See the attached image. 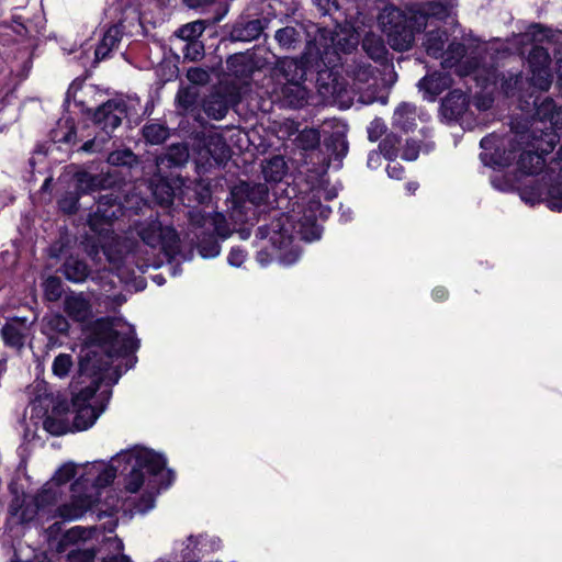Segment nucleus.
<instances>
[{
	"mask_svg": "<svg viewBox=\"0 0 562 562\" xmlns=\"http://www.w3.org/2000/svg\"><path fill=\"white\" fill-rule=\"evenodd\" d=\"M553 173L551 168L542 175L543 186L524 187L520 190L521 200L531 205L542 201L551 211H562V177H553Z\"/></svg>",
	"mask_w": 562,
	"mask_h": 562,
	"instance_id": "9d476101",
	"label": "nucleus"
},
{
	"mask_svg": "<svg viewBox=\"0 0 562 562\" xmlns=\"http://www.w3.org/2000/svg\"><path fill=\"white\" fill-rule=\"evenodd\" d=\"M27 333L29 325L26 319L23 318H13L9 321L1 330L4 344L15 349H20L24 346Z\"/></svg>",
	"mask_w": 562,
	"mask_h": 562,
	"instance_id": "412c9836",
	"label": "nucleus"
},
{
	"mask_svg": "<svg viewBox=\"0 0 562 562\" xmlns=\"http://www.w3.org/2000/svg\"><path fill=\"white\" fill-rule=\"evenodd\" d=\"M274 38L282 49H295L302 41L301 30L294 26H285L278 30Z\"/></svg>",
	"mask_w": 562,
	"mask_h": 562,
	"instance_id": "c85d7f7f",
	"label": "nucleus"
},
{
	"mask_svg": "<svg viewBox=\"0 0 562 562\" xmlns=\"http://www.w3.org/2000/svg\"><path fill=\"white\" fill-rule=\"evenodd\" d=\"M124 33V25L122 23L110 26L103 34L100 43L94 50V61L99 63L115 49L122 40Z\"/></svg>",
	"mask_w": 562,
	"mask_h": 562,
	"instance_id": "aec40b11",
	"label": "nucleus"
},
{
	"mask_svg": "<svg viewBox=\"0 0 562 562\" xmlns=\"http://www.w3.org/2000/svg\"><path fill=\"white\" fill-rule=\"evenodd\" d=\"M187 78L190 82L194 85H205L209 81L210 76L206 70L199 67H194L188 70Z\"/></svg>",
	"mask_w": 562,
	"mask_h": 562,
	"instance_id": "8fccbe9b",
	"label": "nucleus"
},
{
	"mask_svg": "<svg viewBox=\"0 0 562 562\" xmlns=\"http://www.w3.org/2000/svg\"><path fill=\"white\" fill-rule=\"evenodd\" d=\"M451 16V10L440 2L427 3L417 10H411L407 16L403 11L386 5L378 16L381 31L385 34L389 45L398 52L412 48L415 34L431 25L438 19Z\"/></svg>",
	"mask_w": 562,
	"mask_h": 562,
	"instance_id": "39448f33",
	"label": "nucleus"
},
{
	"mask_svg": "<svg viewBox=\"0 0 562 562\" xmlns=\"http://www.w3.org/2000/svg\"><path fill=\"white\" fill-rule=\"evenodd\" d=\"M134 160L135 156L128 149L112 151L108 157L109 164L114 166H130Z\"/></svg>",
	"mask_w": 562,
	"mask_h": 562,
	"instance_id": "a19ab883",
	"label": "nucleus"
},
{
	"mask_svg": "<svg viewBox=\"0 0 562 562\" xmlns=\"http://www.w3.org/2000/svg\"><path fill=\"white\" fill-rule=\"evenodd\" d=\"M76 189L80 193L94 191L101 183L99 177L86 171H79L75 175Z\"/></svg>",
	"mask_w": 562,
	"mask_h": 562,
	"instance_id": "f704fd0d",
	"label": "nucleus"
},
{
	"mask_svg": "<svg viewBox=\"0 0 562 562\" xmlns=\"http://www.w3.org/2000/svg\"><path fill=\"white\" fill-rule=\"evenodd\" d=\"M419 154V145L416 140H407L402 153V158L408 161L417 159Z\"/></svg>",
	"mask_w": 562,
	"mask_h": 562,
	"instance_id": "603ef678",
	"label": "nucleus"
},
{
	"mask_svg": "<svg viewBox=\"0 0 562 562\" xmlns=\"http://www.w3.org/2000/svg\"><path fill=\"white\" fill-rule=\"evenodd\" d=\"M442 5L451 10V16L438 19L431 25L423 29L426 32L423 46L429 56L441 58V66L445 69H454V72L460 77L474 75L477 80L480 78V68L474 52L469 53L461 43H451L447 50H443L448 37L447 31L442 30V25H454L456 14L452 5Z\"/></svg>",
	"mask_w": 562,
	"mask_h": 562,
	"instance_id": "423d86ee",
	"label": "nucleus"
},
{
	"mask_svg": "<svg viewBox=\"0 0 562 562\" xmlns=\"http://www.w3.org/2000/svg\"><path fill=\"white\" fill-rule=\"evenodd\" d=\"M94 557L92 549L74 550L68 553V562H92Z\"/></svg>",
	"mask_w": 562,
	"mask_h": 562,
	"instance_id": "09e8293b",
	"label": "nucleus"
},
{
	"mask_svg": "<svg viewBox=\"0 0 562 562\" xmlns=\"http://www.w3.org/2000/svg\"><path fill=\"white\" fill-rule=\"evenodd\" d=\"M65 313L75 322L85 324L93 316L92 305L83 293H71L64 301Z\"/></svg>",
	"mask_w": 562,
	"mask_h": 562,
	"instance_id": "a211bd4d",
	"label": "nucleus"
},
{
	"mask_svg": "<svg viewBox=\"0 0 562 562\" xmlns=\"http://www.w3.org/2000/svg\"><path fill=\"white\" fill-rule=\"evenodd\" d=\"M68 330L69 323L61 314L52 313L42 319V333L49 337L54 334H66Z\"/></svg>",
	"mask_w": 562,
	"mask_h": 562,
	"instance_id": "c756f323",
	"label": "nucleus"
},
{
	"mask_svg": "<svg viewBox=\"0 0 562 562\" xmlns=\"http://www.w3.org/2000/svg\"><path fill=\"white\" fill-rule=\"evenodd\" d=\"M64 274L72 282H82L89 274L88 266L77 258L70 257L64 263Z\"/></svg>",
	"mask_w": 562,
	"mask_h": 562,
	"instance_id": "2f4dec72",
	"label": "nucleus"
},
{
	"mask_svg": "<svg viewBox=\"0 0 562 562\" xmlns=\"http://www.w3.org/2000/svg\"><path fill=\"white\" fill-rule=\"evenodd\" d=\"M204 112L214 120H222L228 111V100L225 95L215 92L203 102Z\"/></svg>",
	"mask_w": 562,
	"mask_h": 562,
	"instance_id": "bb28decb",
	"label": "nucleus"
},
{
	"mask_svg": "<svg viewBox=\"0 0 562 562\" xmlns=\"http://www.w3.org/2000/svg\"><path fill=\"white\" fill-rule=\"evenodd\" d=\"M214 0H187V3L192 9H203L213 3Z\"/></svg>",
	"mask_w": 562,
	"mask_h": 562,
	"instance_id": "13d9d810",
	"label": "nucleus"
},
{
	"mask_svg": "<svg viewBox=\"0 0 562 562\" xmlns=\"http://www.w3.org/2000/svg\"><path fill=\"white\" fill-rule=\"evenodd\" d=\"M319 11L333 16L334 30L311 24L306 29L307 42L300 59L283 58L278 61L274 71L285 80L280 89V98L292 108H300L307 99L308 92L303 82L308 70L323 74L335 68L340 60V53H348L359 43L356 25L340 11L336 0H314Z\"/></svg>",
	"mask_w": 562,
	"mask_h": 562,
	"instance_id": "7ed1b4c3",
	"label": "nucleus"
},
{
	"mask_svg": "<svg viewBox=\"0 0 562 562\" xmlns=\"http://www.w3.org/2000/svg\"><path fill=\"white\" fill-rule=\"evenodd\" d=\"M418 188V184L415 182H409L406 184V189L408 192L414 193Z\"/></svg>",
	"mask_w": 562,
	"mask_h": 562,
	"instance_id": "774afa93",
	"label": "nucleus"
},
{
	"mask_svg": "<svg viewBox=\"0 0 562 562\" xmlns=\"http://www.w3.org/2000/svg\"><path fill=\"white\" fill-rule=\"evenodd\" d=\"M528 64L531 70V85L541 91H547L552 83L550 56L547 49L535 46L529 54Z\"/></svg>",
	"mask_w": 562,
	"mask_h": 562,
	"instance_id": "f8f14e48",
	"label": "nucleus"
},
{
	"mask_svg": "<svg viewBox=\"0 0 562 562\" xmlns=\"http://www.w3.org/2000/svg\"><path fill=\"white\" fill-rule=\"evenodd\" d=\"M190 225L194 229H203V234L210 233L222 239L231 236L232 229L226 217L221 213L204 214L201 211H192L189 216Z\"/></svg>",
	"mask_w": 562,
	"mask_h": 562,
	"instance_id": "ddd939ff",
	"label": "nucleus"
},
{
	"mask_svg": "<svg viewBox=\"0 0 562 562\" xmlns=\"http://www.w3.org/2000/svg\"><path fill=\"white\" fill-rule=\"evenodd\" d=\"M526 138L518 146L520 153L517 160L518 170L524 175H539L546 165V155L552 153L557 145L554 133L537 134L535 131H524Z\"/></svg>",
	"mask_w": 562,
	"mask_h": 562,
	"instance_id": "0eeeda50",
	"label": "nucleus"
},
{
	"mask_svg": "<svg viewBox=\"0 0 562 562\" xmlns=\"http://www.w3.org/2000/svg\"><path fill=\"white\" fill-rule=\"evenodd\" d=\"M204 145L206 147V155H202V158H205L207 164L211 165V159L214 160L215 164H221L225 159H227L228 147L223 142V138L221 136H209L204 140Z\"/></svg>",
	"mask_w": 562,
	"mask_h": 562,
	"instance_id": "a878e982",
	"label": "nucleus"
},
{
	"mask_svg": "<svg viewBox=\"0 0 562 562\" xmlns=\"http://www.w3.org/2000/svg\"><path fill=\"white\" fill-rule=\"evenodd\" d=\"M105 139L106 137H100V139L95 137L93 139L87 140L82 145L81 149L87 153L100 151L103 148L102 145H100V143H104Z\"/></svg>",
	"mask_w": 562,
	"mask_h": 562,
	"instance_id": "5fc2aeb1",
	"label": "nucleus"
},
{
	"mask_svg": "<svg viewBox=\"0 0 562 562\" xmlns=\"http://www.w3.org/2000/svg\"><path fill=\"white\" fill-rule=\"evenodd\" d=\"M265 27V22L259 19L238 23L233 29L232 36L236 41L251 42L260 36Z\"/></svg>",
	"mask_w": 562,
	"mask_h": 562,
	"instance_id": "b1692460",
	"label": "nucleus"
},
{
	"mask_svg": "<svg viewBox=\"0 0 562 562\" xmlns=\"http://www.w3.org/2000/svg\"><path fill=\"white\" fill-rule=\"evenodd\" d=\"M60 210L65 213L72 214L77 211L78 193H67L58 201Z\"/></svg>",
	"mask_w": 562,
	"mask_h": 562,
	"instance_id": "49530a36",
	"label": "nucleus"
},
{
	"mask_svg": "<svg viewBox=\"0 0 562 562\" xmlns=\"http://www.w3.org/2000/svg\"><path fill=\"white\" fill-rule=\"evenodd\" d=\"M125 114V105L121 100H109L95 110L93 122L109 138L111 133L121 124Z\"/></svg>",
	"mask_w": 562,
	"mask_h": 562,
	"instance_id": "4468645a",
	"label": "nucleus"
},
{
	"mask_svg": "<svg viewBox=\"0 0 562 562\" xmlns=\"http://www.w3.org/2000/svg\"><path fill=\"white\" fill-rule=\"evenodd\" d=\"M89 341L81 349L78 375L74 387L70 418L75 431L92 427L109 401V387L117 383L121 372L111 368L109 359L138 348L134 327L122 317H101L89 327Z\"/></svg>",
	"mask_w": 562,
	"mask_h": 562,
	"instance_id": "f03ea898",
	"label": "nucleus"
},
{
	"mask_svg": "<svg viewBox=\"0 0 562 562\" xmlns=\"http://www.w3.org/2000/svg\"><path fill=\"white\" fill-rule=\"evenodd\" d=\"M452 85L450 76L442 72H434L425 76L418 82V88L424 93V99L435 101L436 98Z\"/></svg>",
	"mask_w": 562,
	"mask_h": 562,
	"instance_id": "6ab92c4d",
	"label": "nucleus"
},
{
	"mask_svg": "<svg viewBox=\"0 0 562 562\" xmlns=\"http://www.w3.org/2000/svg\"><path fill=\"white\" fill-rule=\"evenodd\" d=\"M380 164V155L375 151H371L368 156V166L373 168Z\"/></svg>",
	"mask_w": 562,
	"mask_h": 562,
	"instance_id": "e2e57ef3",
	"label": "nucleus"
},
{
	"mask_svg": "<svg viewBox=\"0 0 562 562\" xmlns=\"http://www.w3.org/2000/svg\"><path fill=\"white\" fill-rule=\"evenodd\" d=\"M362 47L370 58L381 61L386 57L387 49L383 40L373 33H369L362 41Z\"/></svg>",
	"mask_w": 562,
	"mask_h": 562,
	"instance_id": "7c9ffc66",
	"label": "nucleus"
},
{
	"mask_svg": "<svg viewBox=\"0 0 562 562\" xmlns=\"http://www.w3.org/2000/svg\"><path fill=\"white\" fill-rule=\"evenodd\" d=\"M44 295L50 301L55 302L60 299L64 290L61 280L57 277H49L43 283Z\"/></svg>",
	"mask_w": 562,
	"mask_h": 562,
	"instance_id": "4c0bfd02",
	"label": "nucleus"
},
{
	"mask_svg": "<svg viewBox=\"0 0 562 562\" xmlns=\"http://www.w3.org/2000/svg\"><path fill=\"white\" fill-rule=\"evenodd\" d=\"M468 97L461 90L451 91L441 103L442 114L450 119H459L467 110Z\"/></svg>",
	"mask_w": 562,
	"mask_h": 562,
	"instance_id": "4be33fe9",
	"label": "nucleus"
},
{
	"mask_svg": "<svg viewBox=\"0 0 562 562\" xmlns=\"http://www.w3.org/2000/svg\"><path fill=\"white\" fill-rule=\"evenodd\" d=\"M183 54L187 59L198 60L204 54V45L199 41L189 42L183 48Z\"/></svg>",
	"mask_w": 562,
	"mask_h": 562,
	"instance_id": "c03bdc74",
	"label": "nucleus"
},
{
	"mask_svg": "<svg viewBox=\"0 0 562 562\" xmlns=\"http://www.w3.org/2000/svg\"><path fill=\"white\" fill-rule=\"evenodd\" d=\"M526 138L520 132L510 131L506 135L491 134L481 139L480 159L486 167L502 169L515 160L518 146Z\"/></svg>",
	"mask_w": 562,
	"mask_h": 562,
	"instance_id": "6e6552de",
	"label": "nucleus"
},
{
	"mask_svg": "<svg viewBox=\"0 0 562 562\" xmlns=\"http://www.w3.org/2000/svg\"><path fill=\"white\" fill-rule=\"evenodd\" d=\"M521 83L522 76L520 74L510 76L504 81L503 89L507 95H515V91L520 88Z\"/></svg>",
	"mask_w": 562,
	"mask_h": 562,
	"instance_id": "3c124183",
	"label": "nucleus"
},
{
	"mask_svg": "<svg viewBox=\"0 0 562 562\" xmlns=\"http://www.w3.org/2000/svg\"><path fill=\"white\" fill-rule=\"evenodd\" d=\"M122 213V206L113 194H105L99 198L97 210L90 214L88 223L92 231L102 233L105 231L104 225H109Z\"/></svg>",
	"mask_w": 562,
	"mask_h": 562,
	"instance_id": "2eb2a0df",
	"label": "nucleus"
},
{
	"mask_svg": "<svg viewBox=\"0 0 562 562\" xmlns=\"http://www.w3.org/2000/svg\"><path fill=\"white\" fill-rule=\"evenodd\" d=\"M491 183L495 189L503 192L509 191L513 188L509 180H498L496 176L491 178Z\"/></svg>",
	"mask_w": 562,
	"mask_h": 562,
	"instance_id": "4d7b16f0",
	"label": "nucleus"
},
{
	"mask_svg": "<svg viewBox=\"0 0 562 562\" xmlns=\"http://www.w3.org/2000/svg\"><path fill=\"white\" fill-rule=\"evenodd\" d=\"M203 31H204L203 22L194 21V22L188 23V24L179 27L176 31V35L179 38L189 43V42L198 41V38L202 35Z\"/></svg>",
	"mask_w": 562,
	"mask_h": 562,
	"instance_id": "e433bc0d",
	"label": "nucleus"
},
{
	"mask_svg": "<svg viewBox=\"0 0 562 562\" xmlns=\"http://www.w3.org/2000/svg\"><path fill=\"white\" fill-rule=\"evenodd\" d=\"M71 532H72V533H77V535H78L80 538H82V539H87V538H89V537H90V535H83V532H85V531H83L80 527H75V528H72V529H71Z\"/></svg>",
	"mask_w": 562,
	"mask_h": 562,
	"instance_id": "69168bd1",
	"label": "nucleus"
},
{
	"mask_svg": "<svg viewBox=\"0 0 562 562\" xmlns=\"http://www.w3.org/2000/svg\"><path fill=\"white\" fill-rule=\"evenodd\" d=\"M198 90L194 87H182L179 89L176 101L179 109L190 111L196 103Z\"/></svg>",
	"mask_w": 562,
	"mask_h": 562,
	"instance_id": "72a5a7b5",
	"label": "nucleus"
},
{
	"mask_svg": "<svg viewBox=\"0 0 562 562\" xmlns=\"http://www.w3.org/2000/svg\"><path fill=\"white\" fill-rule=\"evenodd\" d=\"M166 458L151 449L135 447L121 451L110 462L94 461L85 464L67 462L59 467L35 497L38 514H50L61 492L60 486L77 477L71 484L70 501L58 506L52 517L76 520L90 510L99 501L100 490L110 485L119 471L127 472L125 490L130 493L143 491L135 504V512L146 514L155 506V496L161 488L169 487L175 473L166 468Z\"/></svg>",
	"mask_w": 562,
	"mask_h": 562,
	"instance_id": "f257e3e1",
	"label": "nucleus"
},
{
	"mask_svg": "<svg viewBox=\"0 0 562 562\" xmlns=\"http://www.w3.org/2000/svg\"><path fill=\"white\" fill-rule=\"evenodd\" d=\"M319 142L321 135L315 128H304L295 138L296 146L304 150L316 148L319 145Z\"/></svg>",
	"mask_w": 562,
	"mask_h": 562,
	"instance_id": "473e14b6",
	"label": "nucleus"
},
{
	"mask_svg": "<svg viewBox=\"0 0 562 562\" xmlns=\"http://www.w3.org/2000/svg\"><path fill=\"white\" fill-rule=\"evenodd\" d=\"M398 138L395 135H387L380 144V150L387 159H394L397 156Z\"/></svg>",
	"mask_w": 562,
	"mask_h": 562,
	"instance_id": "37998d69",
	"label": "nucleus"
},
{
	"mask_svg": "<svg viewBox=\"0 0 562 562\" xmlns=\"http://www.w3.org/2000/svg\"><path fill=\"white\" fill-rule=\"evenodd\" d=\"M383 131H384V123L381 120L376 119V120L372 121L368 128L369 139L371 142L378 140L379 137L382 135Z\"/></svg>",
	"mask_w": 562,
	"mask_h": 562,
	"instance_id": "864d4df0",
	"label": "nucleus"
},
{
	"mask_svg": "<svg viewBox=\"0 0 562 562\" xmlns=\"http://www.w3.org/2000/svg\"><path fill=\"white\" fill-rule=\"evenodd\" d=\"M544 36L546 35L543 34V30L541 29L540 25H532L528 32L519 34L515 37L517 38L518 43L525 44L531 40L535 42H540Z\"/></svg>",
	"mask_w": 562,
	"mask_h": 562,
	"instance_id": "a18cd8bd",
	"label": "nucleus"
},
{
	"mask_svg": "<svg viewBox=\"0 0 562 562\" xmlns=\"http://www.w3.org/2000/svg\"><path fill=\"white\" fill-rule=\"evenodd\" d=\"M108 541L111 544V547L113 548V550H115L117 552H121L123 550L124 544L120 538H117V537L109 538Z\"/></svg>",
	"mask_w": 562,
	"mask_h": 562,
	"instance_id": "052dcab7",
	"label": "nucleus"
},
{
	"mask_svg": "<svg viewBox=\"0 0 562 562\" xmlns=\"http://www.w3.org/2000/svg\"><path fill=\"white\" fill-rule=\"evenodd\" d=\"M72 364L74 362L70 355L59 353L53 361V373L58 378H65L68 375Z\"/></svg>",
	"mask_w": 562,
	"mask_h": 562,
	"instance_id": "58836bf2",
	"label": "nucleus"
},
{
	"mask_svg": "<svg viewBox=\"0 0 562 562\" xmlns=\"http://www.w3.org/2000/svg\"><path fill=\"white\" fill-rule=\"evenodd\" d=\"M536 109V115L540 119L542 124H546V121H549L550 127H544L546 131L539 128L538 126H533L535 133L538 131L540 134L542 133H554L557 135V142L559 140L558 130L562 128V106L555 108L553 101L549 98L544 99L540 105H538L537 100L533 101Z\"/></svg>",
	"mask_w": 562,
	"mask_h": 562,
	"instance_id": "f3484780",
	"label": "nucleus"
},
{
	"mask_svg": "<svg viewBox=\"0 0 562 562\" xmlns=\"http://www.w3.org/2000/svg\"><path fill=\"white\" fill-rule=\"evenodd\" d=\"M153 194L161 205L169 204L173 195L171 187L164 181H160L153 188Z\"/></svg>",
	"mask_w": 562,
	"mask_h": 562,
	"instance_id": "79ce46f5",
	"label": "nucleus"
},
{
	"mask_svg": "<svg viewBox=\"0 0 562 562\" xmlns=\"http://www.w3.org/2000/svg\"><path fill=\"white\" fill-rule=\"evenodd\" d=\"M269 190L265 183L240 182L231 191L233 202V217L239 222L248 221L244 216L250 206L257 207L265 204L268 200Z\"/></svg>",
	"mask_w": 562,
	"mask_h": 562,
	"instance_id": "9b49d317",
	"label": "nucleus"
},
{
	"mask_svg": "<svg viewBox=\"0 0 562 562\" xmlns=\"http://www.w3.org/2000/svg\"><path fill=\"white\" fill-rule=\"evenodd\" d=\"M386 172L390 178L402 179L404 175V168L400 162L392 161L387 165Z\"/></svg>",
	"mask_w": 562,
	"mask_h": 562,
	"instance_id": "6e6d98bb",
	"label": "nucleus"
},
{
	"mask_svg": "<svg viewBox=\"0 0 562 562\" xmlns=\"http://www.w3.org/2000/svg\"><path fill=\"white\" fill-rule=\"evenodd\" d=\"M447 291L445 288H436L434 289L432 291V296L435 300L437 301H441V300H445L447 297Z\"/></svg>",
	"mask_w": 562,
	"mask_h": 562,
	"instance_id": "0e129e2a",
	"label": "nucleus"
},
{
	"mask_svg": "<svg viewBox=\"0 0 562 562\" xmlns=\"http://www.w3.org/2000/svg\"><path fill=\"white\" fill-rule=\"evenodd\" d=\"M418 116L414 104L403 102L394 111L393 125L404 132H408L416 126V119Z\"/></svg>",
	"mask_w": 562,
	"mask_h": 562,
	"instance_id": "5701e85b",
	"label": "nucleus"
},
{
	"mask_svg": "<svg viewBox=\"0 0 562 562\" xmlns=\"http://www.w3.org/2000/svg\"><path fill=\"white\" fill-rule=\"evenodd\" d=\"M166 158L173 166H180L187 162L189 158L188 148L184 145H173L168 149Z\"/></svg>",
	"mask_w": 562,
	"mask_h": 562,
	"instance_id": "ea45409f",
	"label": "nucleus"
},
{
	"mask_svg": "<svg viewBox=\"0 0 562 562\" xmlns=\"http://www.w3.org/2000/svg\"><path fill=\"white\" fill-rule=\"evenodd\" d=\"M257 261L262 266H267L270 261H271V258L269 256L268 252L266 251H259L258 255H257Z\"/></svg>",
	"mask_w": 562,
	"mask_h": 562,
	"instance_id": "680f3d73",
	"label": "nucleus"
},
{
	"mask_svg": "<svg viewBox=\"0 0 562 562\" xmlns=\"http://www.w3.org/2000/svg\"><path fill=\"white\" fill-rule=\"evenodd\" d=\"M559 86L562 89V58L558 61Z\"/></svg>",
	"mask_w": 562,
	"mask_h": 562,
	"instance_id": "338daca9",
	"label": "nucleus"
},
{
	"mask_svg": "<svg viewBox=\"0 0 562 562\" xmlns=\"http://www.w3.org/2000/svg\"><path fill=\"white\" fill-rule=\"evenodd\" d=\"M103 562H132V560L128 555L116 554L105 558Z\"/></svg>",
	"mask_w": 562,
	"mask_h": 562,
	"instance_id": "bf43d9fd",
	"label": "nucleus"
},
{
	"mask_svg": "<svg viewBox=\"0 0 562 562\" xmlns=\"http://www.w3.org/2000/svg\"><path fill=\"white\" fill-rule=\"evenodd\" d=\"M286 170V162L282 156H274L262 165V173L267 181H281Z\"/></svg>",
	"mask_w": 562,
	"mask_h": 562,
	"instance_id": "cd10ccee",
	"label": "nucleus"
},
{
	"mask_svg": "<svg viewBox=\"0 0 562 562\" xmlns=\"http://www.w3.org/2000/svg\"><path fill=\"white\" fill-rule=\"evenodd\" d=\"M330 209L313 196L307 204L292 214H280L269 226L259 227L257 236L269 238L271 245L279 251V261L284 266L294 265L301 257V249L294 244L295 235L306 241L317 240L322 236L318 220H326Z\"/></svg>",
	"mask_w": 562,
	"mask_h": 562,
	"instance_id": "20e7f679",
	"label": "nucleus"
},
{
	"mask_svg": "<svg viewBox=\"0 0 562 562\" xmlns=\"http://www.w3.org/2000/svg\"><path fill=\"white\" fill-rule=\"evenodd\" d=\"M203 229L192 228V234L196 237V247L201 257L209 259L215 258L221 252V245L212 234H203Z\"/></svg>",
	"mask_w": 562,
	"mask_h": 562,
	"instance_id": "393cba45",
	"label": "nucleus"
},
{
	"mask_svg": "<svg viewBox=\"0 0 562 562\" xmlns=\"http://www.w3.org/2000/svg\"><path fill=\"white\" fill-rule=\"evenodd\" d=\"M143 135L148 143L158 145L167 139L168 130L161 124L151 123L144 126Z\"/></svg>",
	"mask_w": 562,
	"mask_h": 562,
	"instance_id": "c9c22d12",
	"label": "nucleus"
},
{
	"mask_svg": "<svg viewBox=\"0 0 562 562\" xmlns=\"http://www.w3.org/2000/svg\"><path fill=\"white\" fill-rule=\"evenodd\" d=\"M142 241L167 258L179 254L180 237L172 225L164 224L158 217L149 216L134 225Z\"/></svg>",
	"mask_w": 562,
	"mask_h": 562,
	"instance_id": "1a4fd4ad",
	"label": "nucleus"
},
{
	"mask_svg": "<svg viewBox=\"0 0 562 562\" xmlns=\"http://www.w3.org/2000/svg\"><path fill=\"white\" fill-rule=\"evenodd\" d=\"M247 252L241 247H233L227 256V262L229 266L239 268L245 262Z\"/></svg>",
	"mask_w": 562,
	"mask_h": 562,
	"instance_id": "de8ad7c7",
	"label": "nucleus"
},
{
	"mask_svg": "<svg viewBox=\"0 0 562 562\" xmlns=\"http://www.w3.org/2000/svg\"><path fill=\"white\" fill-rule=\"evenodd\" d=\"M44 428L54 436L74 432L70 418V405L67 402L57 403L44 420Z\"/></svg>",
	"mask_w": 562,
	"mask_h": 562,
	"instance_id": "dca6fc26",
	"label": "nucleus"
}]
</instances>
